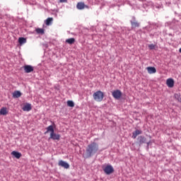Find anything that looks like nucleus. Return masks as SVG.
Segmentation results:
<instances>
[{
	"label": "nucleus",
	"mask_w": 181,
	"mask_h": 181,
	"mask_svg": "<svg viewBox=\"0 0 181 181\" xmlns=\"http://www.w3.org/2000/svg\"><path fill=\"white\" fill-rule=\"evenodd\" d=\"M179 52L181 53V47L179 49Z\"/></svg>",
	"instance_id": "cd10ccee"
},
{
	"label": "nucleus",
	"mask_w": 181,
	"mask_h": 181,
	"mask_svg": "<svg viewBox=\"0 0 181 181\" xmlns=\"http://www.w3.org/2000/svg\"><path fill=\"white\" fill-rule=\"evenodd\" d=\"M27 40L24 37H20L19 38V43L20 45H24V43H26Z\"/></svg>",
	"instance_id": "5701e85b"
},
{
	"label": "nucleus",
	"mask_w": 181,
	"mask_h": 181,
	"mask_svg": "<svg viewBox=\"0 0 181 181\" xmlns=\"http://www.w3.org/2000/svg\"><path fill=\"white\" fill-rule=\"evenodd\" d=\"M143 132L141 130H139V129H136L135 130L134 132H132V138L133 139H136V137L139 136V135H141L142 134Z\"/></svg>",
	"instance_id": "9b49d317"
},
{
	"label": "nucleus",
	"mask_w": 181,
	"mask_h": 181,
	"mask_svg": "<svg viewBox=\"0 0 181 181\" xmlns=\"http://www.w3.org/2000/svg\"><path fill=\"white\" fill-rule=\"evenodd\" d=\"M104 97V93L101 90H98L93 94V98L97 103H101L103 100Z\"/></svg>",
	"instance_id": "f03ea898"
},
{
	"label": "nucleus",
	"mask_w": 181,
	"mask_h": 181,
	"mask_svg": "<svg viewBox=\"0 0 181 181\" xmlns=\"http://www.w3.org/2000/svg\"><path fill=\"white\" fill-rule=\"evenodd\" d=\"M11 155L13 156L16 158L20 159L22 156V153L16 151L11 152Z\"/></svg>",
	"instance_id": "ddd939ff"
},
{
	"label": "nucleus",
	"mask_w": 181,
	"mask_h": 181,
	"mask_svg": "<svg viewBox=\"0 0 181 181\" xmlns=\"http://www.w3.org/2000/svg\"><path fill=\"white\" fill-rule=\"evenodd\" d=\"M137 141H138V142H139V146H141V145H142V144H146L147 139H146V138L145 136H138V138H137Z\"/></svg>",
	"instance_id": "6e6552de"
},
{
	"label": "nucleus",
	"mask_w": 181,
	"mask_h": 181,
	"mask_svg": "<svg viewBox=\"0 0 181 181\" xmlns=\"http://www.w3.org/2000/svg\"><path fill=\"white\" fill-rule=\"evenodd\" d=\"M65 42L68 43V45H73L74 42H76V40L74 38H69L65 40Z\"/></svg>",
	"instance_id": "aec40b11"
},
{
	"label": "nucleus",
	"mask_w": 181,
	"mask_h": 181,
	"mask_svg": "<svg viewBox=\"0 0 181 181\" xmlns=\"http://www.w3.org/2000/svg\"><path fill=\"white\" fill-rule=\"evenodd\" d=\"M154 48H155L154 46H150V47H149V49H150L151 50H152V49H154Z\"/></svg>",
	"instance_id": "a878e982"
},
{
	"label": "nucleus",
	"mask_w": 181,
	"mask_h": 181,
	"mask_svg": "<svg viewBox=\"0 0 181 181\" xmlns=\"http://www.w3.org/2000/svg\"><path fill=\"white\" fill-rule=\"evenodd\" d=\"M174 98L177 100V101H179L180 100V94H178V93H175V95H174Z\"/></svg>",
	"instance_id": "b1692460"
},
{
	"label": "nucleus",
	"mask_w": 181,
	"mask_h": 181,
	"mask_svg": "<svg viewBox=\"0 0 181 181\" xmlns=\"http://www.w3.org/2000/svg\"><path fill=\"white\" fill-rule=\"evenodd\" d=\"M32 110V107H31V104L28 103L26 104L23 107V110L24 112H30Z\"/></svg>",
	"instance_id": "4468645a"
},
{
	"label": "nucleus",
	"mask_w": 181,
	"mask_h": 181,
	"mask_svg": "<svg viewBox=\"0 0 181 181\" xmlns=\"http://www.w3.org/2000/svg\"><path fill=\"white\" fill-rule=\"evenodd\" d=\"M146 70L148 74H155L156 73V69L154 66H148Z\"/></svg>",
	"instance_id": "f8f14e48"
},
{
	"label": "nucleus",
	"mask_w": 181,
	"mask_h": 181,
	"mask_svg": "<svg viewBox=\"0 0 181 181\" xmlns=\"http://www.w3.org/2000/svg\"><path fill=\"white\" fill-rule=\"evenodd\" d=\"M112 96L115 100H119L122 96V93L120 90H115L112 92Z\"/></svg>",
	"instance_id": "7ed1b4c3"
},
{
	"label": "nucleus",
	"mask_w": 181,
	"mask_h": 181,
	"mask_svg": "<svg viewBox=\"0 0 181 181\" xmlns=\"http://www.w3.org/2000/svg\"><path fill=\"white\" fill-rule=\"evenodd\" d=\"M8 111L7 110L6 107H2L0 110V115L6 116L7 115Z\"/></svg>",
	"instance_id": "2eb2a0df"
},
{
	"label": "nucleus",
	"mask_w": 181,
	"mask_h": 181,
	"mask_svg": "<svg viewBox=\"0 0 181 181\" xmlns=\"http://www.w3.org/2000/svg\"><path fill=\"white\" fill-rule=\"evenodd\" d=\"M49 139H52L54 141H59L60 140V134L56 133L49 134Z\"/></svg>",
	"instance_id": "423d86ee"
},
{
	"label": "nucleus",
	"mask_w": 181,
	"mask_h": 181,
	"mask_svg": "<svg viewBox=\"0 0 181 181\" xmlns=\"http://www.w3.org/2000/svg\"><path fill=\"white\" fill-rule=\"evenodd\" d=\"M35 30L38 35H44L45 33V30L43 28H37Z\"/></svg>",
	"instance_id": "412c9836"
},
{
	"label": "nucleus",
	"mask_w": 181,
	"mask_h": 181,
	"mask_svg": "<svg viewBox=\"0 0 181 181\" xmlns=\"http://www.w3.org/2000/svg\"><path fill=\"white\" fill-rule=\"evenodd\" d=\"M103 171L106 175H109L114 173V168L111 165H107L103 168Z\"/></svg>",
	"instance_id": "20e7f679"
},
{
	"label": "nucleus",
	"mask_w": 181,
	"mask_h": 181,
	"mask_svg": "<svg viewBox=\"0 0 181 181\" xmlns=\"http://www.w3.org/2000/svg\"><path fill=\"white\" fill-rule=\"evenodd\" d=\"M166 85L168 88H173L175 86V81L173 78H168L166 81Z\"/></svg>",
	"instance_id": "1a4fd4ad"
},
{
	"label": "nucleus",
	"mask_w": 181,
	"mask_h": 181,
	"mask_svg": "<svg viewBox=\"0 0 181 181\" xmlns=\"http://www.w3.org/2000/svg\"><path fill=\"white\" fill-rule=\"evenodd\" d=\"M99 151V144L95 141L89 144L86 147V155L85 158H90L96 154Z\"/></svg>",
	"instance_id": "f257e3e1"
},
{
	"label": "nucleus",
	"mask_w": 181,
	"mask_h": 181,
	"mask_svg": "<svg viewBox=\"0 0 181 181\" xmlns=\"http://www.w3.org/2000/svg\"><path fill=\"white\" fill-rule=\"evenodd\" d=\"M178 102L181 103V98L179 99Z\"/></svg>",
	"instance_id": "bb28decb"
},
{
	"label": "nucleus",
	"mask_w": 181,
	"mask_h": 181,
	"mask_svg": "<svg viewBox=\"0 0 181 181\" xmlns=\"http://www.w3.org/2000/svg\"><path fill=\"white\" fill-rule=\"evenodd\" d=\"M49 132H51V134L54 132V129L52 125H49L48 127H47V132H45V134H48Z\"/></svg>",
	"instance_id": "dca6fc26"
},
{
	"label": "nucleus",
	"mask_w": 181,
	"mask_h": 181,
	"mask_svg": "<svg viewBox=\"0 0 181 181\" xmlns=\"http://www.w3.org/2000/svg\"><path fill=\"white\" fill-rule=\"evenodd\" d=\"M132 28H139L140 24L136 21H131Z\"/></svg>",
	"instance_id": "6ab92c4d"
},
{
	"label": "nucleus",
	"mask_w": 181,
	"mask_h": 181,
	"mask_svg": "<svg viewBox=\"0 0 181 181\" xmlns=\"http://www.w3.org/2000/svg\"><path fill=\"white\" fill-rule=\"evenodd\" d=\"M85 8H89V6L87 5H85L83 2H78V4H76V8L79 10H83Z\"/></svg>",
	"instance_id": "9d476101"
},
{
	"label": "nucleus",
	"mask_w": 181,
	"mask_h": 181,
	"mask_svg": "<svg viewBox=\"0 0 181 181\" xmlns=\"http://www.w3.org/2000/svg\"><path fill=\"white\" fill-rule=\"evenodd\" d=\"M66 105L69 107H74V103L72 100H68L66 101Z\"/></svg>",
	"instance_id": "4be33fe9"
},
{
	"label": "nucleus",
	"mask_w": 181,
	"mask_h": 181,
	"mask_svg": "<svg viewBox=\"0 0 181 181\" xmlns=\"http://www.w3.org/2000/svg\"><path fill=\"white\" fill-rule=\"evenodd\" d=\"M24 71L26 74H30V73L33 72L34 68L31 65H25Z\"/></svg>",
	"instance_id": "0eeeda50"
},
{
	"label": "nucleus",
	"mask_w": 181,
	"mask_h": 181,
	"mask_svg": "<svg viewBox=\"0 0 181 181\" xmlns=\"http://www.w3.org/2000/svg\"><path fill=\"white\" fill-rule=\"evenodd\" d=\"M58 165L65 169H69L70 168L69 164L63 160H60L59 162H58Z\"/></svg>",
	"instance_id": "39448f33"
},
{
	"label": "nucleus",
	"mask_w": 181,
	"mask_h": 181,
	"mask_svg": "<svg viewBox=\"0 0 181 181\" xmlns=\"http://www.w3.org/2000/svg\"><path fill=\"white\" fill-rule=\"evenodd\" d=\"M21 93L18 90L15 91L13 94V97L14 98H21Z\"/></svg>",
	"instance_id": "a211bd4d"
},
{
	"label": "nucleus",
	"mask_w": 181,
	"mask_h": 181,
	"mask_svg": "<svg viewBox=\"0 0 181 181\" xmlns=\"http://www.w3.org/2000/svg\"><path fill=\"white\" fill-rule=\"evenodd\" d=\"M66 1H67V0H59V2H61V3L66 2Z\"/></svg>",
	"instance_id": "393cba45"
},
{
	"label": "nucleus",
	"mask_w": 181,
	"mask_h": 181,
	"mask_svg": "<svg viewBox=\"0 0 181 181\" xmlns=\"http://www.w3.org/2000/svg\"><path fill=\"white\" fill-rule=\"evenodd\" d=\"M52 22H53V18H47V20H45V25H47V26H50Z\"/></svg>",
	"instance_id": "f3484780"
}]
</instances>
